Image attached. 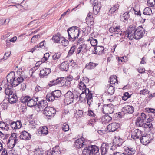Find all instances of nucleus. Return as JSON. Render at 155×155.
<instances>
[{"label": "nucleus", "mask_w": 155, "mask_h": 155, "mask_svg": "<svg viewBox=\"0 0 155 155\" xmlns=\"http://www.w3.org/2000/svg\"><path fill=\"white\" fill-rule=\"evenodd\" d=\"M15 123L17 129H20L21 127L22 123L20 121L17 120Z\"/></svg>", "instance_id": "13d9d810"}, {"label": "nucleus", "mask_w": 155, "mask_h": 155, "mask_svg": "<svg viewBox=\"0 0 155 155\" xmlns=\"http://www.w3.org/2000/svg\"><path fill=\"white\" fill-rule=\"evenodd\" d=\"M135 149L133 148H128L126 151L127 155H133L135 154Z\"/></svg>", "instance_id": "a18cd8bd"}, {"label": "nucleus", "mask_w": 155, "mask_h": 155, "mask_svg": "<svg viewBox=\"0 0 155 155\" xmlns=\"http://www.w3.org/2000/svg\"><path fill=\"white\" fill-rule=\"evenodd\" d=\"M52 93L56 99L59 97L61 94V91L59 90H55L53 91Z\"/></svg>", "instance_id": "f704fd0d"}, {"label": "nucleus", "mask_w": 155, "mask_h": 155, "mask_svg": "<svg viewBox=\"0 0 155 155\" xmlns=\"http://www.w3.org/2000/svg\"><path fill=\"white\" fill-rule=\"evenodd\" d=\"M151 139L150 138L149 135L146 134L145 136H142L140 138V142L143 144L147 145L150 143Z\"/></svg>", "instance_id": "2eb2a0df"}, {"label": "nucleus", "mask_w": 155, "mask_h": 155, "mask_svg": "<svg viewBox=\"0 0 155 155\" xmlns=\"http://www.w3.org/2000/svg\"><path fill=\"white\" fill-rule=\"evenodd\" d=\"M126 114L124 110L123 109L122 111L121 112H118V113H116V114H117V117L118 118H121L123 117Z\"/></svg>", "instance_id": "5fc2aeb1"}, {"label": "nucleus", "mask_w": 155, "mask_h": 155, "mask_svg": "<svg viewBox=\"0 0 155 155\" xmlns=\"http://www.w3.org/2000/svg\"><path fill=\"white\" fill-rule=\"evenodd\" d=\"M104 48L101 46H98L94 48V54L100 55L102 53H104Z\"/></svg>", "instance_id": "6ab92c4d"}, {"label": "nucleus", "mask_w": 155, "mask_h": 155, "mask_svg": "<svg viewBox=\"0 0 155 155\" xmlns=\"http://www.w3.org/2000/svg\"><path fill=\"white\" fill-rule=\"evenodd\" d=\"M120 127V124L117 123H113L110 124L107 126V130L109 132H114Z\"/></svg>", "instance_id": "ddd939ff"}, {"label": "nucleus", "mask_w": 155, "mask_h": 155, "mask_svg": "<svg viewBox=\"0 0 155 155\" xmlns=\"http://www.w3.org/2000/svg\"><path fill=\"white\" fill-rule=\"evenodd\" d=\"M143 125V126L142 127L145 128H149L151 130L153 128L152 124L149 122L147 121L146 123H144Z\"/></svg>", "instance_id": "ea45409f"}, {"label": "nucleus", "mask_w": 155, "mask_h": 155, "mask_svg": "<svg viewBox=\"0 0 155 155\" xmlns=\"http://www.w3.org/2000/svg\"><path fill=\"white\" fill-rule=\"evenodd\" d=\"M42 88L41 87L38 85H37L35 88V91L36 92H38L40 91H41Z\"/></svg>", "instance_id": "338daca9"}, {"label": "nucleus", "mask_w": 155, "mask_h": 155, "mask_svg": "<svg viewBox=\"0 0 155 155\" xmlns=\"http://www.w3.org/2000/svg\"><path fill=\"white\" fill-rule=\"evenodd\" d=\"M123 109L124 110L126 114L127 113L128 114H132L134 111V107L130 105H127V106L123 108Z\"/></svg>", "instance_id": "4be33fe9"}, {"label": "nucleus", "mask_w": 155, "mask_h": 155, "mask_svg": "<svg viewBox=\"0 0 155 155\" xmlns=\"http://www.w3.org/2000/svg\"><path fill=\"white\" fill-rule=\"evenodd\" d=\"M60 69L61 71H66L69 68V65L67 61H64L61 64L60 66Z\"/></svg>", "instance_id": "a878e982"}, {"label": "nucleus", "mask_w": 155, "mask_h": 155, "mask_svg": "<svg viewBox=\"0 0 155 155\" xmlns=\"http://www.w3.org/2000/svg\"><path fill=\"white\" fill-rule=\"evenodd\" d=\"M52 94V93L47 94L46 96V98L47 100L49 102H52L55 99H56L54 96Z\"/></svg>", "instance_id": "72a5a7b5"}, {"label": "nucleus", "mask_w": 155, "mask_h": 155, "mask_svg": "<svg viewBox=\"0 0 155 155\" xmlns=\"http://www.w3.org/2000/svg\"><path fill=\"white\" fill-rule=\"evenodd\" d=\"M65 81V79L64 78H58L55 80H53L50 81L48 84L49 87H51L54 85H56L58 84L63 83Z\"/></svg>", "instance_id": "4468645a"}, {"label": "nucleus", "mask_w": 155, "mask_h": 155, "mask_svg": "<svg viewBox=\"0 0 155 155\" xmlns=\"http://www.w3.org/2000/svg\"><path fill=\"white\" fill-rule=\"evenodd\" d=\"M130 17L129 12H126L120 15V20L124 22H125Z\"/></svg>", "instance_id": "393cba45"}, {"label": "nucleus", "mask_w": 155, "mask_h": 155, "mask_svg": "<svg viewBox=\"0 0 155 155\" xmlns=\"http://www.w3.org/2000/svg\"><path fill=\"white\" fill-rule=\"evenodd\" d=\"M50 57V54L49 53H46L44 54V57L41 59V62L44 63L47 61Z\"/></svg>", "instance_id": "c03bdc74"}, {"label": "nucleus", "mask_w": 155, "mask_h": 155, "mask_svg": "<svg viewBox=\"0 0 155 155\" xmlns=\"http://www.w3.org/2000/svg\"><path fill=\"white\" fill-rule=\"evenodd\" d=\"M97 120V119H96V118L90 119L89 120L87 124L89 125L93 126L94 124V123L96 122Z\"/></svg>", "instance_id": "603ef678"}, {"label": "nucleus", "mask_w": 155, "mask_h": 155, "mask_svg": "<svg viewBox=\"0 0 155 155\" xmlns=\"http://www.w3.org/2000/svg\"><path fill=\"white\" fill-rule=\"evenodd\" d=\"M48 104L47 100H42L37 103V105L38 108H41L43 109L44 107L45 108L46 107H48Z\"/></svg>", "instance_id": "412c9836"}, {"label": "nucleus", "mask_w": 155, "mask_h": 155, "mask_svg": "<svg viewBox=\"0 0 155 155\" xmlns=\"http://www.w3.org/2000/svg\"><path fill=\"white\" fill-rule=\"evenodd\" d=\"M114 105L111 104H104L101 110L104 114H110L114 112Z\"/></svg>", "instance_id": "0eeeda50"}, {"label": "nucleus", "mask_w": 155, "mask_h": 155, "mask_svg": "<svg viewBox=\"0 0 155 155\" xmlns=\"http://www.w3.org/2000/svg\"><path fill=\"white\" fill-rule=\"evenodd\" d=\"M107 88H108L107 92H106L105 95H113L115 91V88L114 87L110 84L107 86Z\"/></svg>", "instance_id": "5701e85b"}, {"label": "nucleus", "mask_w": 155, "mask_h": 155, "mask_svg": "<svg viewBox=\"0 0 155 155\" xmlns=\"http://www.w3.org/2000/svg\"><path fill=\"white\" fill-rule=\"evenodd\" d=\"M7 126V124L5 123V122L1 121L0 122V128L2 129H3L4 127H6Z\"/></svg>", "instance_id": "680f3d73"}, {"label": "nucleus", "mask_w": 155, "mask_h": 155, "mask_svg": "<svg viewBox=\"0 0 155 155\" xmlns=\"http://www.w3.org/2000/svg\"><path fill=\"white\" fill-rule=\"evenodd\" d=\"M67 31L68 34V39L70 41L74 42L78 39L79 35L80 30L77 26L70 27Z\"/></svg>", "instance_id": "f257e3e1"}, {"label": "nucleus", "mask_w": 155, "mask_h": 155, "mask_svg": "<svg viewBox=\"0 0 155 155\" xmlns=\"http://www.w3.org/2000/svg\"><path fill=\"white\" fill-rule=\"evenodd\" d=\"M82 81L84 82V83H87L89 82V79L87 77H86L85 78H83L82 79Z\"/></svg>", "instance_id": "774afa93"}, {"label": "nucleus", "mask_w": 155, "mask_h": 155, "mask_svg": "<svg viewBox=\"0 0 155 155\" xmlns=\"http://www.w3.org/2000/svg\"><path fill=\"white\" fill-rule=\"evenodd\" d=\"M144 121L142 119L141 117H138L136 120L135 124L138 127H142L143 126Z\"/></svg>", "instance_id": "cd10ccee"}, {"label": "nucleus", "mask_w": 155, "mask_h": 155, "mask_svg": "<svg viewBox=\"0 0 155 155\" xmlns=\"http://www.w3.org/2000/svg\"><path fill=\"white\" fill-rule=\"evenodd\" d=\"M143 14L146 15H150L152 14L151 8L149 7H146L143 11Z\"/></svg>", "instance_id": "c9c22d12"}, {"label": "nucleus", "mask_w": 155, "mask_h": 155, "mask_svg": "<svg viewBox=\"0 0 155 155\" xmlns=\"http://www.w3.org/2000/svg\"><path fill=\"white\" fill-rule=\"evenodd\" d=\"M10 126L14 130H15L17 129L16 127V125L15 122L13 121L11 122L10 124Z\"/></svg>", "instance_id": "052dcab7"}, {"label": "nucleus", "mask_w": 155, "mask_h": 155, "mask_svg": "<svg viewBox=\"0 0 155 155\" xmlns=\"http://www.w3.org/2000/svg\"><path fill=\"white\" fill-rule=\"evenodd\" d=\"M62 130L64 132L67 131L69 130V126L67 124L64 123L62 127Z\"/></svg>", "instance_id": "8fccbe9b"}, {"label": "nucleus", "mask_w": 155, "mask_h": 155, "mask_svg": "<svg viewBox=\"0 0 155 155\" xmlns=\"http://www.w3.org/2000/svg\"><path fill=\"white\" fill-rule=\"evenodd\" d=\"M73 93L71 91H68L65 94L64 100L69 104L73 102L74 98Z\"/></svg>", "instance_id": "f8f14e48"}, {"label": "nucleus", "mask_w": 155, "mask_h": 155, "mask_svg": "<svg viewBox=\"0 0 155 155\" xmlns=\"http://www.w3.org/2000/svg\"><path fill=\"white\" fill-rule=\"evenodd\" d=\"M142 136V131L138 129H136L134 130L131 137L134 140H135L140 138Z\"/></svg>", "instance_id": "dca6fc26"}, {"label": "nucleus", "mask_w": 155, "mask_h": 155, "mask_svg": "<svg viewBox=\"0 0 155 155\" xmlns=\"http://www.w3.org/2000/svg\"><path fill=\"white\" fill-rule=\"evenodd\" d=\"M136 27L134 25H130L128 29V31L124 32L125 36H127L128 38L130 40H132V37L134 34V32L136 31Z\"/></svg>", "instance_id": "9d476101"}, {"label": "nucleus", "mask_w": 155, "mask_h": 155, "mask_svg": "<svg viewBox=\"0 0 155 155\" xmlns=\"http://www.w3.org/2000/svg\"><path fill=\"white\" fill-rule=\"evenodd\" d=\"M18 75L16 76V79L13 81L14 84L13 87H15L21 83L24 80L23 75H21L22 73L21 71H17Z\"/></svg>", "instance_id": "1a4fd4ad"}, {"label": "nucleus", "mask_w": 155, "mask_h": 155, "mask_svg": "<svg viewBox=\"0 0 155 155\" xmlns=\"http://www.w3.org/2000/svg\"><path fill=\"white\" fill-rule=\"evenodd\" d=\"M40 37V35L38 34L37 35L34 36L31 39V42L32 43H34L36 39L39 38Z\"/></svg>", "instance_id": "bf43d9fd"}, {"label": "nucleus", "mask_w": 155, "mask_h": 155, "mask_svg": "<svg viewBox=\"0 0 155 155\" xmlns=\"http://www.w3.org/2000/svg\"><path fill=\"white\" fill-rule=\"evenodd\" d=\"M78 85L79 88L81 90H85L87 88H86V85L81 80L80 82Z\"/></svg>", "instance_id": "79ce46f5"}, {"label": "nucleus", "mask_w": 155, "mask_h": 155, "mask_svg": "<svg viewBox=\"0 0 155 155\" xmlns=\"http://www.w3.org/2000/svg\"><path fill=\"white\" fill-rule=\"evenodd\" d=\"M123 143V140L120 137L116 139V142L115 143L118 147L121 146Z\"/></svg>", "instance_id": "49530a36"}, {"label": "nucleus", "mask_w": 155, "mask_h": 155, "mask_svg": "<svg viewBox=\"0 0 155 155\" xmlns=\"http://www.w3.org/2000/svg\"><path fill=\"white\" fill-rule=\"evenodd\" d=\"M16 79V76L15 72L12 71L8 74L7 76V84H10L13 86L14 84L13 81Z\"/></svg>", "instance_id": "9b49d317"}, {"label": "nucleus", "mask_w": 155, "mask_h": 155, "mask_svg": "<svg viewBox=\"0 0 155 155\" xmlns=\"http://www.w3.org/2000/svg\"><path fill=\"white\" fill-rule=\"evenodd\" d=\"M34 155H44L45 151L41 148L35 149L34 151Z\"/></svg>", "instance_id": "c85d7f7f"}, {"label": "nucleus", "mask_w": 155, "mask_h": 155, "mask_svg": "<svg viewBox=\"0 0 155 155\" xmlns=\"http://www.w3.org/2000/svg\"><path fill=\"white\" fill-rule=\"evenodd\" d=\"M99 148L95 145L84 147L82 151L83 155H96L98 153Z\"/></svg>", "instance_id": "7ed1b4c3"}, {"label": "nucleus", "mask_w": 155, "mask_h": 155, "mask_svg": "<svg viewBox=\"0 0 155 155\" xmlns=\"http://www.w3.org/2000/svg\"><path fill=\"white\" fill-rule=\"evenodd\" d=\"M147 3L149 6H153L155 5V0H148Z\"/></svg>", "instance_id": "864d4df0"}, {"label": "nucleus", "mask_w": 155, "mask_h": 155, "mask_svg": "<svg viewBox=\"0 0 155 155\" xmlns=\"http://www.w3.org/2000/svg\"><path fill=\"white\" fill-rule=\"evenodd\" d=\"M7 88H6L5 90V92L6 95H8L9 94V93H10L11 89L13 87L12 85L10 84H7Z\"/></svg>", "instance_id": "a19ab883"}, {"label": "nucleus", "mask_w": 155, "mask_h": 155, "mask_svg": "<svg viewBox=\"0 0 155 155\" xmlns=\"http://www.w3.org/2000/svg\"><path fill=\"white\" fill-rule=\"evenodd\" d=\"M51 155H61V153L58 148L56 147H54L52 150L50 151Z\"/></svg>", "instance_id": "2f4dec72"}, {"label": "nucleus", "mask_w": 155, "mask_h": 155, "mask_svg": "<svg viewBox=\"0 0 155 155\" xmlns=\"http://www.w3.org/2000/svg\"><path fill=\"white\" fill-rule=\"evenodd\" d=\"M105 119L107 122H109L112 120V117L108 115H107L105 116Z\"/></svg>", "instance_id": "0e129e2a"}, {"label": "nucleus", "mask_w": 155, "mask_h": 155, "mask_svg": "<svg viewBox=\"0 0 155 155\" xmlns=\"http://www.w3.org/2000/svg\"><path fill=\"white\" fill-rule=\"evenodd\" d=\"M88 115L89 116L93 117L94 118H97V116L92 110H88Z\"/></svg>", "instance_id": "6e6d98bb"}, {"label": "nucleus", "mask_w": 155, "mask_h": 155, "mask_svg": "<svg viewBox=\"0 0 155 155\" xmlns=\"http://www.w3.org/2000/svg\"><path fill=\"white\" fill-rule=\"evenodd\" d=\"M39 132L45 135L48 134V128L46 127H42L41 128H40L39 129Z\"/></svg>", "instance_id": "58836bf2"}, {"label": "nucleus", "mask_w": 155, "mask_h": 155, "mask_svg": "<svg viewBox=\"0 0 155 155\" xmlns=\"http://www.w3.org/2000/svg\"><path fill=\"white\" fill-rule=\"evenodd\" d=\"M109 81L110 82V83L111 84H114L116 83H118V82L117 77L115 75L111 76L109 78Z\"/></svg>", "instance_id": "473e14b6"}, {"label": "nucleus", "mask_w": 155, "mask_h": 155, "mask_svg": "<svg viewBox=\"0 0 155 155\" xmlns=\"http://www.w3.org/2000/svg\"><path fill=\"white\" fill-rule=\"evenodd\" d=\"M90 2L92 5L94 6L93 8L94 13L95 15L97 14L101 7V2H98V0H91Z\"/></svg>", "instance_id": "6e6552de"}, {"label": "nucleus", "mask_w": 155, "mask_h": 155, "mask_svg": "<svg viewBox=\"0 0 155 155\" xmlns=\"http://www.w3.org/2000/svg\"><path fill=\"white\" fill-rule=\"evenodd\" d=\"M52 39L54 41V42L59 43H60V40L62 39V38L60 37L59 34H57L53 36Z\"/></svg>", "instance_id": "4c0bfd02"}, {"label": "nucleus", "mask_w": 155, "mask_h": 155, "mask_svg": "<svg viewBox=\"0 0 155 155\" xmlns=\"http://www.w3.org/2000/svg\"><path fill=\"white\" fill-rule=\"evenodd\" d=\"M56 113V110L54 108L50 107H46L44 109L43 113L48 119L53 117Z\"/></svg>", "instance_id": "39448f33"}, {"label": "nucleus", "mask_w": 155, "mask_h": 155, "mask_svg": "<svg viewBox=\"0 0 155 155\" xmlns=\"http://www.w3.org/2000/svg\"><path fill=\"white\" fill-rule=\"evenodd\" d=\"M148 90L146 89H143V90L140 91V94L145 95L148 93Z\"/></svg>", "instance_id": "69168bd1"}, {"label": "nucleus", "mask_w": 155, "mask_h": 155, "mask_svg": "<svg viewBox=\"0 0 155 155\" xmlns=\"http://www.w3.org/2000/svg\"><path fill=\"white\" fill-rule=\"evenodd\" d=\"M146 111L149 113L148 114L155 113V109L153 108H147L146 109Z\"/></svg>", "instance_id": "4d7b16f0"}, {"label": "nucleus", "mask_w": 155, "mask_h": 155, "mask_svg": "<svg viewBox=\"0 0 155 155\" xmlns=\"http://www.w3.org/2000/svg\"><path fill=\"white\" fill-rule=\"evenodd\" d=\"M84 143L82 140L78 139L75 142V147L77 148H81L83 147H84V144H83Z\"/></svg>", "instance_id": "b1692460"}, {"label": "nucleus", "mask_w": 155, "mask_h": 155, "mask_svg": "<svg viewBox=\"0 0 155 155\" xmlns=\"http://www.w3.org/2000/svg\"><path fill=\"white\" fill-rule=\"evenodd\" d=\"M98 65V64L97 63L90 62L86 64L85 68L91 70L94 68Z\"/></svg>", "instance_id": "7c9ffc66"}, {"label": "nucleus", "mask_w": 155, "mask_h": 155, "mask_svg": "<svg viewBox=\"0 0 155 155\" xmlns=\"http://www.w3.org/2000/svg\"><path fill=\"white\" fill-rule=\"evenodd\" d=\"M18 101L17 95L14 94L13 95L9 96L8 98V101L11 104L16 103Z\"/></svg>", "instance_id": "bb28decb"}, {"label": "nucleus", "mask_w": 155, "mask_h": 155, "mask_svg": "<svg viewBox=\"0 0 155 155\" xmlns=\"http://www.w3.org/2000/svg\"><path fill=\"white\" fill-rule=\"evenodd\" d=\"M140 117H141L142 119H143V120L144 121V120L147 119V116L145 113H142L141 114V116Z\"/></svg>", "instance_id": "e2e57ef3"}, {"label": "nucleus", "mask_w": 155, "mask_h": 155, "mask_svg": "<svg viewBox=\"0 0 155 155\" xmlns=\"http://www.w3.org/2000/svg\"><path fill=\"white\" fill-rule=\"evenodd\" d=\"M17 136V134L16 133H12L11 134L10 139L11 138H14V143L12 144L13 147L12 148L14 147L16 143V142L18 141Z\"/></svg>", "instance_id": "e433bc0d"}, {"label": "nucleus", "mask_w": 155, "mask_h": 155, "mask_svg": "<svg viewBox=\"0 0 155 155\" xmlns=\"http://www.w3.org/2000/svg\"><path fill=\"white\" fill-rule=\"evenodd\" d=\"M120 5L118 3H116L114 5L113 7L109 10V12L111 14L114 13L117 10L119 7Z\"/></svg>", "instance_id": "c756f323"}, {"label": "nucleus", "mask_w": 155, "mask_h": 155, "mask_svg": "<svg viewBox=\"0 0 155 155\" xmlns=\"http://www.w3.org/2000/svg\"><path fill=\"white\" fill-rule=\"evenodd\" d=\"M109 148L108 144L103 143L102 144L100 149L101 150V155H105L107 152L108 149Z\"/></svg>", "instance_id": "aec40b11"}, {"label": "nucleus", "mask_w": 155, "mask_h": 155, "mask_svg": "<svg viewBox=\"0 0 155 155\" xmlns=\"http://www.w3.org/2000/svg\"><path fill=\"white\" fill-rule=\"evenodd\" d=\"M61 54L60 52L55 53L52 56V58L53 60H56L58 59L60 57Z\"/></svg>", "instance_id": "37998d69"}, {"label": "nucleus", "mask_w": 155, "mask_h": 155, "mask_svg": "<svg viewBox=\"0 0 155 155\" xmlns=\"http://www.w3.org/2000/svg\"><path fill=\"white\" fill-rule=\"evenodd\" d=\"M85 94V98L87 100V103L89 105V106L92 104L93 102V99L92 97L93 93L91 91H90L88 88H87L82 91V93L79 95V99L81 100L83 99V94Z\"/></svg>", "instance_id": "f03ea898"}, {"label": "nucleus", "mask_w": 155, "mask_h": 155, "mask_svg": "<svg viewBox=\"0 0 155 155\" xmlns=\"http://www.w3.org/2000/svg\"><path fill=\"white\" fill-rule=\"evenodd\" d=\"M20 139L22 140H29L31 137V135L28 132L25 131H22L19 136Z\"/></svg>", "instance_id": "a211bd4d"}, {"label": "nucleus", "mask_w": 155, "mask_h": 155, "mask_svg": "<svg viewBox=\"0 0 155 155\" xmlns=\"http://www.w3.org/2000/svg\"><path fill=\"white\" fill-rule=\"evenodd\" d=\"M75 48L76 46L75 45H73L71 48L70 50L69 51L68 56H71L73 54L75 51Z\"/></svg>", "instance_id": "09e8293b"}, {"label": "nucleus", "mask_w": 155, "mask_h": 155, "mask_svg": "<svg viewBox=\"0 0 155 155\" xmlns=\"http://www.w3.org/2000/svg\"><path fill=\"white\" fill-rule=\"evenodd\" d=\"M134 34L132 36V40L133 38L139 39L141 38L145 33V30L142 26H138L136 30V31L134 32Z\"/></svg>", "instance_id": "20e7f679"}, {"label": "nucleus", "mask_w": 155, "mask_h": 155, "mask_svg": "<svg viewBox=\"0 0 155 155\" xmlns=\"http://www.w3.org/2000/svg\"><path fill=\"white\" fill-rule=\"evenodd\" d=\"M90 43L93 46H95L97 45V41L96 39H93L92 38L91 39H89Z\"/></svg>", "instance_id": "de8ad7c7"}, {"label": "nucleus", "mask_w": 155, "mask_h": 155, "mask_svg": "<svg viewBox=\"0 0 155 155\" xmlns=\"http://www.w3.org/2000/svg\"><path fill=\"white\" fill-rule=\"evenodd\" d=\"M20 101L23 103H27V106L30 107H34L37 105V103H35L28 96H23L20 99Z\"/></svg>", "instance_id": "423d86ee"}, {"label": "nucleus", "mask_w": 155, "mask_h": 155, "mask_svg": "<svg viewBox=\"0 0 155 155\" xmlns=\"http://www.w3.org/2000/svg\"><path fill=\"white\" fill-rule=\"evenodd\" d=\"M51 72V69L48 68H44L40 70L39 74L40 78H44L47 76Z\"/></svg>", "instance_id": "f3484780"}, {"label": "nucleus", "mask_w": 155, "mask_h": 155, "mask_svg": "<svg viewBox=\"0 0 155 155\" xmlns=\"http://www.w3.org/2000/svg\"><path fill=\"white\" fill-rule=\"evenodd\" d=\"M61 38H62L61 43L62 44V45L64 46H67L68 44L69 41L68 40H66L64 37H62Z\"/></svg>", "instance_id": "3c124183"}]
</instances>
